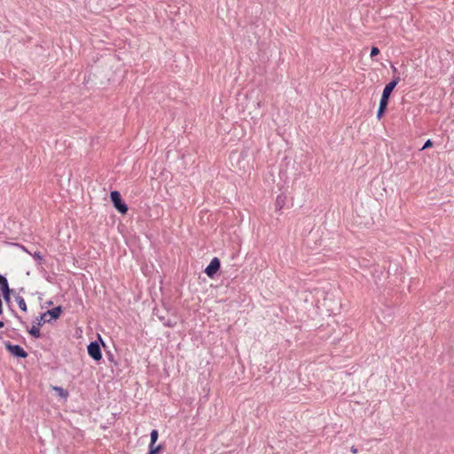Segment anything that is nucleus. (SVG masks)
Returning a JSON list of instances; mask_svg holds the SVG:
<instances>
[{
    "label": "nucleus",
    "mask_w": 454,
    "mask_h": 454,
    "mask_svg": "<svg viewBox=\"0 0 454 454\" xmlns=\"http://www.w3.org/2000/svg\"><path fill=\"white\" fill-rule=\"evenodd\" d=\"M111 200L114 206V207L121 214H126L128 211V206L121 200V196L119 192L113 191L110 194Z\"/></svg>",
    "instance_id": "obj_1"
},
{
    "label": "nucleus",
    "mask_w": 454,
    "mask_h": 454,
    "mask_svg": "<svg viewBox=\"0 0 454 454\" xmlns=\"http://www.w3.org/2000/svg\"><path fill=\"white\" fill-rule=\"evenodd\" d=\"M61 313V307L58 306L53 308L52 309H49L46 312L43 313L40 317V320L45 324L50 323L52 320H55L59 317Z\"/></svg>",
    "instance_id": "obj_2"
},
{
    "label": "nucleus",
    "mask_w": 454,
    "mask_h": 454,
    "mask_svg": "<svg viewBox=\"0 0 454 454\" xmlns=\"http://www.w3.org/2000/svg\"><path fill=\"white\" fill-rule=\"evenodd\" d=\"M88 354L96 361L102 358L100 346L97 341H92L88 345Z\"/></svg>",
    "instance_id": "obj_3"
},
{
    "label": "nucleus",
    "mask_w": 454,
    "mask_h": 454,
    "mask_svg": "<svg viewBox=\"0 0 454 454\" xmlns=\"http://www.w3.org/2000/svg\"><path fill=\"white\" fill-rule=\"evenodd\" d=\"M5 348L12 356L16 357L25 358L27 356V353L20 345L6 343Z\"/></svg>",
    "instance_id": "obj_4"
},
{
    "label": "nucleus",
    "mask_w": 454,
    "mask_h": 454,
    "mask_svg": "<svg viewBox=\"0 0 454 454\" xmlns=\"http://www.w3.org/2000/svg\"><path fill=\"white\" fill-rule=\"evenodd\" d=\"M158 436H159L158 431L156 429H153L150 434L151 442H150V446H149L148 454H158L160 452L161 446L160 445L155 446V442L158 440Z\"/></svg>",
    "instance_id": "obj_5"
},
{
    "label": "nucleus",
    "mask_w": 454,
    "mask_h": 454,
    "mask_svg": "<svg viewBox=\"0 0 454 454\" xmlns=\"http://www.w3.org/2000/svg\"><path fill=\"white\" fill-rule=\"evenodd\" d=\"M220 269V260L217 257H214L209 264L205 269V273L212 278Z\"/></svg>",
    "instance_id": "obj_6"
},
{
    "label": "nucleus",
    "mask_w": 454,
    "mask_h": 454,
    "mask_svg": "<svg viewBox=\"0 0 454 454\" xmlns=\"http://www.w3.org/2000/svg\"><path fill=\"white\" fill-rule=\"evenodd\" d=\"M399 81H400V77L399 76L395 77L389 83H387L385 86L381 96L386 97V98H389L391 92L395 88V86L397 85Z\"/></svg>",
    "instance_id": "obj_7"
},
{
    "label": "nucleus",
    "mask_w": 454,
    "mask_h": 454,
    "mask_svg": "<svg viewBox=\"0 0 454 454\" xmlns=\"http://www.w3.org/2000/svg\"><path fill=\"white\" fill-rule=\"evenodd\" d=\"M42 321L40 320L36 325H34L29 330V333L35 338H40V325H42Z\"/></svg>",
    "instance_id": "obj_8"
},
{
    "label": "nucleus",
    "mask_w": 454,
    "mask_h": 454,
    "mask_svg": "<svg viewBox=\"0 0 454 454\" xmlns=\"http://www.w3.org/2000/svg\"><path fill=\"white\" fill-rule=\"evenodd\" d=\"M0 288L2 292L10 290L7 278L3 275H0Z\"/></svg>",
    "instance_id": "obj_9"
},
{
    "label": "nucleus",
    "mask_w": 454,
    "mask_h": 454,
    "mask_svg": "<svg viewBox=\"0 0 454 454\" xmlns=\"http://www.w3.org/2000/svg\"><path fill=\"white\" fill-rule=\"evenodd\" d=\"M15 300H16V302H17L19 308L22 311H27V304H26L24 298L22 296H17Z\"/></svg>",
    "instance_id": "obj_10"
},
{
    "label": "nucleus",
    "mask_w": 454,
    "mask_h": 454,
    "mask_svg": "<svg viewBox=\"0 0 454 454\" xmlns=\"http://www.w3.org/2000/svg\"><path fill=\"white\" fill-rule=\"evenodd\" d=\"M53 390H55L58 395L62 398H67L68 396V392L62 388L61 387H53Z\"/></svg>",
    "instance_id": "obj_11"
},
{
    "label": "nucleus",
    "mask_w": 454,
    "mask_h": 454,
    "mask_svg": "<svg viewBox=\"0 0 454 454\" xmlns=\"http://www.w3.org/2000/svg\"><path fill=\"white\" fill-rule=\"evenodd\" d=\"M388 98H386V97L381 96L379 107L381 108V109H386L387 106Z\"/></svg>",
    "instance_id": "obj_12"
},
{
    "label": "nucleus",
    "mask_w": 454,
    "mask_h": 454,
    "mask_svg": "<svg viewBox=\"0 0 454 454\" xmlns=\"http://www.w3.org/2000/svg\"><path fill=\"white\" fill-rule=\"evenodd\" d=\"M33 258L38 262V264H41L43 262V256L39 252H35L34 254H30Z\"/></svg>",
    "instance_id": "obj_13"
},
{
    "label": "nucleus",
    "mask_w": 454,
    "mask_h": 454,
    "mask_svg": "<svg viewBox=\"0 0 454 454\" xmlns=\"http://www.w3.org/2000/svg\"><path fill=\"white\" fill-rule=\"evenodd\" d=\"M380 53V50L377 47H372L371 50V57L373 58Z\"/></svg>",
    "instance_id": "obj_14"
},
{
    "label": "nucleus",
    "mask_w": 454,
    "mask_h": 454,
    "mask_svg": "<svg viewBox=\"0 0 454 454\" xmlns=\"http://www.w3.org/2000/svg\"><path fill=\"white\" fill-rule=\"evenodd\" d=\"M2 293H3L4 299L6 301H8L10 300V293H11V291L8 290L7 293H6V291H3Z\"/></svg>",
    "instance_id": "obj_15"
},
{
    "label": "nucleus",
    "mask_w": 454,
    "mask_h": 454,
    "mask_svg": "<svg viewBox=\"0 0 454 454\" xmlns=\"http://www.w3.org/2000/svg\"><path fill=\"white\" fill-rule=\"evenodd\" d=\"M385 110H386V109H381V108H380V107H379L378 112H377V118H378L379 120L382 117V115H383V114H384V112H385Z\"/></svg>",
    "instance_id": "obj_16"
},
{
    "label": "nucleus",
    "mask_w": 454,
    "mask_h": 454,
    "mask_svg": "<svg viewBox=\"0 0 454 454\" xmlns=\"http://www.w3.org/2000/svg\"><path fill=\"white\" fill-rule=\"evenodd\" d=\"M432 145L433 144H432V141L430 139L427 140V142L425 143L424 146L422 147V150L432 146Z\"/></svg>",
    "instance_id": "obj_17"
},
{
    "label": "nucleus",
    "mask_w": 454,
    "mask_h": 454,
    "mask_svg": "<svg viewBox=\"0 0 454 454\" xmlns=\"http://www.w3.org/2000/svg\"><path fill=\"white\" fill-rule=\"evenodd\" d=\"M351 452H352L353 454H356V453H357V449H356V448H355V447H351Z\"/></svg>",
    "instance_id": "obj_18"
},
{
    "label": "nucleus",
    "mask_w": 454,
    "mask_h": 454,
    "mask_svg": "<svg viewBox=\"0 0 454 454\" xmlns=\"http://www.w3.org/2000/svg\"><path fill=\"white\" fill-rule=\"evenodd\" d=\"M4 326V322L0 321V328Z\"/></svg>",
    "instance_id": "obj_19"
},
{
    "label": "nucleus",
    "mask_w": 454,
    "mask_h": 454,
    "mask_svg": "<svg viewBox=\"0 0 454 454\" xmlns=\"http://www.w3.org/2000/svg\"><path fill=\"white\" fill-rule=\"evenodd\" d=\"M3 313L2 305H0V315Z\"/></svg>",
    "instance_id": "obj_20"
},
{
    "label": "nucleus",
    "mask_w": 454,
    "mask_h": 454,
    "mask_svg": "<svg viewBox=\"0 0 454 454\" xmlns=\"http://www.w3.org/2000/svg\"><path fill=\"white\" fill-rule=\"evenodd\" d=\"M392 68H393L394 72L396 71V68L395 67H392Z\"/></svg>",
    "instance_id": "obj_21"
}]
</instances>
